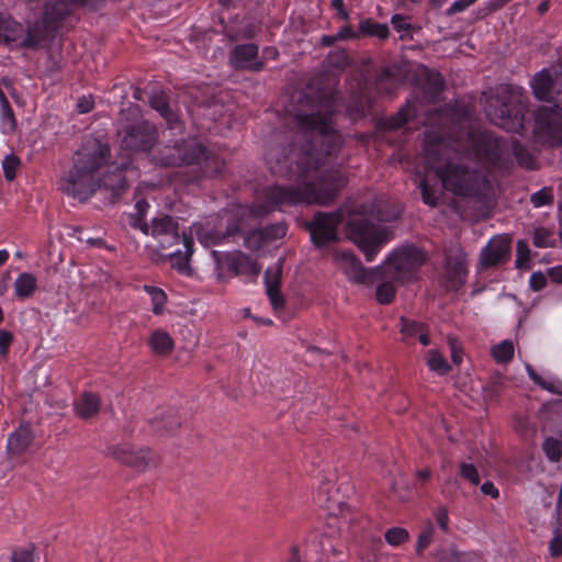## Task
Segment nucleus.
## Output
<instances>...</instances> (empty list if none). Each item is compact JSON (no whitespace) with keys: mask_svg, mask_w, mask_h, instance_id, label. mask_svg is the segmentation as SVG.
I'll use <instances>...</instances> for the list:
<instances>
[{"mask_svg":"<svg viewBox=\"0 0 562 562\" xmlns=\"http://www.w3.org/2000/svg\"><path fill=\"white\" fill-rule=\"evenodd\" d=\"M547 458L552 462H558L562 456V442L553 437H549L542 445Z\"/></svg>","mask_w":562,"mask_h":562,"instance_id":"38","label":"nucleus"},{"mask_svg":"<svg viewBox=\"0 0 562 562\" xmlns=\"http://www.w3.org/2000/svg\"><path fill=\"white\" fill-rule=\"evenodd\" d=\"M349 238L363 251L367 261H372L380 247L387 240V231L366 217H355L347 224Z\"/></svg>","mask_w":562,"mask_h":562,"instance_id":"8","label":"nucleus"},{"mask_svg":"<svg viewBox=\"0 0 562 562\" xmlns=\"http://www.w3.org/2000/svg\"><path fill=\"white\" fill-rule=\"evenodd\" d=\"M148 342L153 351L161 356L169 355L175 348L173 339L162 329L155 330Z\"/></svg>","mask_w":562,"mask_h":562,"instance_id":"26","label":"nucleus"},{"mask_svg":"<svg viewBox=\"0 0 562 562\" xmlns=\"http://www.w3.org/2000/svg\"><path fill=\"white\" fill-rule=\"evenodd\" d=\"M396 88V79L387 69H382L375 79V89L379 93H391Z\"/></svg>","mask_w":562,"mask_h":562,"instance_id":"31","label":"nucleus"},{"mask_svg":"<svg viewBox=\"0 0 562 562\" xmlns=\"http://www.w3.org/2000/svg\"><path fill=\"white\" fill-rule=\"evenodd\" d=\"M267 240H274L285 236L286 226L284 224H273L262 228Z\"/></svg>","mask_w":562,"mask_h":562,"instance_id":"52","label":"nucleus"},{"mask_svg":"<svg viewBox=\"0 0 562 562\" xmlns=\"http://www.w3.org/2000/svg\"><path fill=\"white\" fill-rule=\"evenodd\" d=\"M94 108V98L89 95H82L78 99L77 111L80 114L89 113Z\"/></svg>","mask_w":562,"mask_h":562,"instance_id":"55","label":"nucleus"},{"mask_svg":"<svg viewBox=\"0 0 562 562\" xmlns=\"http://www.w3.org/2000/svg\"><path fill=\"white\" fill-rule=\"evenodd\" d=\"M530 202L535 207L552 205L554 202L553 189L551 187H544L541 190L532 193L530 196Z\"/></svg>","mask_w":562,"mask_h":562,"instance_id":"35","label":"nucleus"},{"mask_svg":"<svg viewBox=\"0 0 562 562\" xmlns=\"http://www.w3.org/2000/svg\"><path fill=\"white\" fill-rule=\"evenodd\" d=\"M26 447V441L23 432H13L8 439V449L14 453H21Z\"/></svg>","mask_w":562,"mask_h":562,"instance_id":"48","label":"nucleus"},{"mask_svg":"<svg viewBox=\"0 0 562 562\" xmlns=\"http://www.w3.org/2000/svg\"><path fill=\"white\" fill-rule=\"evenodd\" d=\"M384 538L391 546H400L409 538L408 531L402 527H393L386 530Z\"/></svg>","mask_w":562,"mask_h":562,"instance_id":"41","label":"nucleus"},{"mask_svg":"<svg viewBox=\"0 0 562 562\" xmlns=\"http://www.w3.org/2000/svg\"><path fill=\"white\" fill-rule=\"evenodd\" d=\"M2 42L7 44L26 43L23 25L5 14H0V43Z\"/></svg>","mask_w":562,"mask_h":562,"instance_id":"22","label":"nucleus"},{"mask_svg":"<svg viewBox=\"0 0 562 562\" xmlns=\"http://www.w3.org/2000/svg\"><path fill=\"white\" fill-rule=\"evenodd\" d=\"M116 136L123 150L145 153L157 143L158 131L140 116L137 105L131 104L119 113Z\"/></svg>","mask_w":562,"mask_h":562,"instance_id":"6","label":"nucleus"},{"mask_svg":"<svg viewBox=\"0 0 562 562\" xmlns=\"http://www.w3.org/2000/svg\"><path fill=\"white\" fill-rule=\"evenodd\" d=\"M127 465L136 471L144 472L157 465V458L149 449L134 448Z\"/></svg>","mask_w":562,"mask_h":562,"instance_id":"25","label":"nucleus"},{"mask_svg":"<svg viewBox=\"0 0 562 562\" xmlns=\"http://www.w3.org/2000/svg\"><path fill=\"white\" fill-rule=\"evenodd\" d=\"M133 449L134 447L127 443L113 445L106 449V456L127 465L132 458Z\"/></svg>","mask_w":562,"mask_h":562,"instance_id":"33","label":"nucleus"},{"mask_svg":"<svg viewBox=\"0 0 562 562\" xmlns=\"http://www.w3.org/2000/svg\"><path fill=\"white\" fill-rule=\"evenodd\" d=\"M514 344L512 340H503L502 342L495 345L492 350V357L499 364H506L510 362L514 358Z\"/></svg>","mask_w":562,"mask_h":562,"instance_id":"29","label":"nucleus"},{"mask_svg":"<svg viewBox=\"0 0 562 562\" xmlns=\"http://www.w3.org/2000/svg\"><path fill=\"white\" fill-rule=\"evenodd\" d=\"M306 110L300 109L290 119L295 131L289 144H271L266 161L272 173L295 178L297 186H272L265 190L266 212L276 206L294 204L329 205L347 184L336 166L342 146L341 135L333 126L335 104L330 98L317 102L304 97Z\"/></svg>","mask_w":562,"mask_h":562,"instance_id":"1","label":"nucleus"},{"mask_svg":"<svg viewBox=\"0 0 562 562\" xmlns=\"http://www.w3.org/2000/svg\"><path fill=\"white\" fill-rule=\"evenodd\" d=\"M360 31L363 34L376 36L379 38H386L389 36V27L386 24H380L371 21H362L360 23Z\"/></svg>","mask_w":562,"mask_h":562,"instance_id":"36","label":"nucleus"},{"mask_svg":"<svg viewBox=\"0 0 562 562\" xmlns=\"http://www.w3.org/2000/svg\"><path fill=\"white\" fill-rule=\"evenodd\" d=\"M258 46L256 44L237 45L231 55V63L236 69L259 71L263 63L258 60Z\"/></svg>","mask_w":562,"mask_h":562,"instance_id":"17","label":"nucleus"},{"mask_svg":"<svg viewBox=\"0 0 562 562\" xmlns=\"http://www.w3.org/2000/svg\"><path fill=\"white\" fill-rule=\"evenodd\" d=\"M95 0H58L55 3L47 4L43 13V24L46 35L56 32L59 23L69 14V4L78 3L82 5H92Z\"/></svg>","mask_w":562,"mask_h":562,"instance_id":"15","label":"nucleus"},{"mask_svg":"<svg viewBox=\"0 0 562 562\" xmlns=\"http://www.w3.org/2000/svg\"><path fill=\"white\" fill-rule=\"evenodd\" d=\"M193 166H198L193 180L215 178L222 176L225 170V161L203 145L201 158L194 161Z\"/></svg>","mask_w":562,"mask_h":562,"instance_id":"18","label":"nucleus"},{"mask_svg":"<svg viewBox=\"0 0 562 562\" xmlns=\"http://www.w3.org/2000/svg\"><path fill=\"white\" fill-rule=\"evenodd\" d=\"M391 23L397 32L408 31L412 27L411 24L406 22V18L401 14L393 15Z\"/></svg>","mask_w":562,"mask_h":562,"instance_id":"61","label":"nucleus"},{"mask_svg":"<svg viewBox=\"0 0 562 562\" xmlns=\"http://www.w3.org/2000/svg\"><path fill=\"white\" fill-rule=\"evenodd\" d=\"M512 151L521 167L527 169L537 168V161L532 154L518 140H513Z\"/></svg>","mask_w":562,"mask_h":562,"instance_id":"30","label":"nucleus"},{"mask_svg":"<svg viewBox=\"0 0 562 562\" xmlns=\"http://www.w3.org/2000/svg\"><path fill=\"white\" fill-rule=\"evenodd\" d=\"M15 128V119L8 100L2 91H0V131L9 134Z\"/></svg>","mask_w":562,"mask_h":562,"instance_id":"28","label":"nucleus"},{"mask_svg":"<svg viewBox=\"0 0 562 562\" xmlns=\"http://www.w3.org/2000/svg\"><path fill=\"white\" fill-rule=\"evenodd\" d=\"M391 280L384 279L376 288L375 296L380 304H390L395 297L396 290Z\"/></svg>","mask_w":562,"mask_h":562,"instance_id":"34","label":"nucleus"},{"mask_svg":"<svg viewBox=\"0 0 562 562\" xmlns=\"http://www.w3.org/2000/svg\"><path fill=\"white\" fill-rule=\"evenodd\" d=\"M148 424L153 431L169 436L176 434L181 427V418L176 409L168 408L157 411L149 419Z\"/></svg>","mask_w":562,"mask_h":562,"instance_id":"19","label":"nucleus"},{"mask_svg":"<svg viewBox=\"0 0 562 562\" xmlns=\"http://www.w3.org/2000/svg\"><path fill=\"white\" fill-rule=\"evenodd\" d=\"M476 0H457L454 1L450 8L447 10V15H453L458 12H462L472 5Z\"/></svg>","mask_w":562,"mask_h":562,"instance_id":"57","label":"nucleus"},{"mask_svg":"<svg viewBox=\"0 0 562 562\" xmlns=\"http://www.w3.org/2000/svg\"><path fill=\"white\" fill-rule=\"evenodd\" d=\"M527 100L520 88L501 85L485 97L484 111L493 124L507 132L521 134L525 131Z\"/></svg>","mask_w":562,"mask_h":562,"instance_id":"4","label":"nucleus"},{"mask_svg":"<svg viewBox=\"0 0 562 562\" xmlns=\"http://www.w3.org/2000/svg\"><path fill=\"white\" fill-rule=\"evenodd\" d=\"M35 292V277L32 273H21L14 282V295L19 300H25Z\"/></svg>","mask_w":562,"mask_h":562,"instance_id":"27","label":"nucleus"},{"mask_svg":"<svg viewBox=\"0 0 562 562\" xmlns=\"http://www.w3.org/2000/svg\"><path fill=\"white\" fill-rule=\"evenodd\" d=\"M267 240L262 229H257L248 233L244 238V245L250 250L259 249L263 241Z\"/></svg>","mask_w":562,"mask_h":562,"instance_id":"44","label":"nucleus"},{"mask_svg":"<svg viewBox=\"0 0 562 562\" xmlns=\"http://www.w3.org/2000/svg\"><path fill=\"white\" fill-rule=\"evenodd\" d=\"M110 156L106 143L87 139L75 154L74 166L63 180V190L80 202L100 190L110 202H114L127 187L123 169L108 166Z\"/></svg>","mask_w":562,"mask_h":562,"instance_id":"3","label":"nucleus"},{"mask_svg":"<svg viewBox=\"0 0 562 562\" xmlns=\"http://www.w3.org/2000/svg\"><path fill=\"white\" fill-rule=\"evenodd\" d=\"M149 235L157 238L162 250H172L167 254L171 265L179 272L190 273V257L193 252V239L191 236L179 233V225L169 215L155 217L149 226Z\"/></svg>","mask_w":562,"mask_h":562,"instance_id":"5","label":"nucleus"},{"mask_svg":"<svg viewBox=\"0 0 562 562\" xmlns=\"http://www.w3.org/2000/svg\"><path fill=\"white\" fill-rule=\"evenodd\" d=\"M529 283L533 291H540L547 285V278L541 272H533L530 277Z\"/></svg>","mask_w":562,"mask_h":562,"instance_id":"59","label":"nucleus"},{"mask_svg":"<svg viewBox=\"0 0 562 562\" xmlns=\"http://www.w3.org/2000/svg\"><path fill=\"white\" fill-rule=\"evenodd\" d=\"M11 341H12V335L7 330L0 329V353L1 355L7 353L9 347L11 345Z\"/></svg>","mask_w":562,"mask_h":562,"instance_id":"62","label":"nucleus"},{"mask_svg":"<svg viewBox=\"0 0 562 562\" xmlns=\"http://www.w3.org/2000/svg\"><path fill=\"white\" fill-rule=\"evenodd\" d=\"M334 258L338 268L353 283L371 285L376 280H380V267L375 269L364 268L352 252L345 250L336 251Z\"/></svg>","mask_w":562,"mask_h":562,"instance_id":"12","label":"nucleus"},{"mask_svg":"<svg viewBox=\"0 0 562 562\" xmlns=\"http://www.w3.org/2000/svg\"><path fill=\"white\" fill-rule=\"evenodd\" d=\"M229 271L235 274H245L257 278L260 273V266L251 257L241 251H235L227 256Z\"/></svg>","mask_w":562,"mask_h":562,"instance_id":"21","label":"nucleus"},{"mask_svg":"<svg viewBox=\"0 0 562 562\" xmlns=\"http://www.w3.org/2000/svg\"><path fill=\"white\" fill-rule=\"evenodd\" d=\"M427 364L431 371L437 372L440 375H445L451 370L450 364L437 350L428 351Z\"/></svg>","mask_w":562,"mask_h":562,"instance_id":"32","label":"nucleus"},{"mask_svg":"<svg viewBox=\"0 0 562 562\" xmlns=\"http://www.w3.org/2000/svg\"><path fill=\"white\" fill-rule=\"evenodd\" d=\"M425 79L431 93L437 94L443 90V79L438 71L425 69Z\"/></svg>","mask_w":562,"mask_h":562,"instance_id":"43","label":"nucleus"},{"mask_svg":"<svg viewBox=\"0 0 562 562\" xmlns=\"http://www.w3.org/2000/svg\"><path fill=\"white\" fill-rule=\"evenodd\" d=\"M75 412L81 419L95 417L101 407V398L97 393L83 392L75 402Z\"/></svg>","mask_w":562,"mask_h":562,"instance_id":"23","label":"nucleus"},{"mask_svg":"<svg viewBox=\"0 0 562 562\" xmlns=\"http://www.w3.org/2000/svg\"><path fill=\"white\" fill-rule=\"evenodd\" d=\"M400 323H401L400 331L403 335V340H407L408 338L416 337L417 334L423 329V326H424L423 323H419L416 321H411L404 316L401 317Z\"/></svg>","mask_w":562,"mask_h":562,"instance_id":"40","label":"nucleus"},{"mask_svg":"<svg viewBox=\"0 0 562 562\" xmlns=\"http://www.w3.org/2000/svg\"><path fill=\"white\" fill-rule=\"evenodd\" d=\"M257 33V27L254 23H248L246 26L240 29L239 31L232 33L228 32L227 36L229 41L237 42L240 40H250L254 38Z\"/></svg>","mask_w":562,"mask_h":562,"instance_id":"46","label":"nucleus"},{"mask_svg":"<svg viewBox=\"0 0 562 562\" xmlns=\"http://www.w3.org/2000/svg\"><path fill=\"white\" fill-rule=\"evenodd\" d=\"M201 155L202 144L195 139H186L159 148L153 161L161 167L193 166Z\"/></svg>","mask_w":562,"mask_h":562,"instance_id":"9","label":"nucleus"},{"mask_svg":"<svg viewBox=\"0 0 562 562\" xmlns=\"http://www.w3.org/2000/svg\"><path fill=\"white\" fill-rule=\"evenodd\" d=\"M512 238L508 235L493 237L480 255L481 269H488L506 262L510 258Z\"/></svg>","mask_w":562,"mask_h":562,"instance_id":"14","label":"nucleus"},{"mask_svg":"<svg viewBox=\"0 0 562 562\" xmlns=\"http://www.w3.org/2000/svg\"><path fill=\"white\" fill-rule=\"evenodd\" d=\"M460 475L471 482L473 485H477L480 483L477 469L471 463L460 464Z\"/></svg>","mask_w":562,"mask_h":562,"instance_id":"51","label":"nucleus"},{"mask_svg":"<svg viewBox=\"0 0 562 562\" xmlns=\"http://www.w3.org/2000/svg\"><path fill=\"white\" fill-rule=\"evenodd\" d=\"M344 220L341 210L335 212H317L310 222L305 223V228L311 235L312 243L322 247L339 239L338 227Z\"/></svg>","mask_w":562,"mask_h":562,"instance_id":"11","label":"nucleus"},{"mask_svg":"<svg viewBox=\"0 0 562 562\" xmlns=\"http://www.w3.org/2000/svg\"><path fill=\"white\" fill-rule=\"evenodd\" d=\"M530 249L527 241L520 239L517 241V259L516 266L518 268L524 267V265L529 260Z\"/></svg>","mask_w":562,"mask_h":562,"instance_id":"53","label":"nucleus"},{"mask_svg":"<svg viewBox=\"0 0 562 562\" xmlns=\"http://www.w3.org/2000/svg\"><path fill=\"white\" fill-rule=\"evenodd\" d=\"M536 139L550 147L562 146V110L541 106L535 113Z\"/></svg>","mask_w":562,"mask_h":562,"instance_id":"10","label":"nucleus"},{"mask_svg":"<svg viewBox=\"0 0 562 562\" xmlns=\"http://www.w3.org/2000/svg\"><path fill=\"white\" fill-rule=\"evenodd\" d=\"M144 215H140V214H130L128 215V223L131 226L135 227V228H138L140 229L144 234L146 235H149V226L145 221H144Z\"/></svg>","mask_w":562,"mask_h":562,"instance_id":"54","label":"nucleus"},{"mask_svg":"<svg viewBox=\"0 0 562 562\" xmlns=\"http://www.w3.org/2000/svg\"><path fill=\"white\" fill-rule=\"evenodd\" d=\"M19 167V160L16 157L9 155L2 161L3 173L7 180L11 181L14 179L16 169Z\"/></svg>","mask_w":562,"mask_h":562,"instance_id":"50","label":"nucleus"},{"mask_svg":"<svg viewBox=\"0 0 562 562\" xmlns=\"http://www.w3.org/2000/svg\"><path fill=\"white\" fill-rule=\"evenodd\" d=\"M282 267L278 265L274 269L269 268L265 273L267 295L274 310H281L285 305L283 295L280 292Z\"/></svg>","mask_w":562,"mask_h":562,"instance_id":"20","label":"nucleus"},{"mask_svg":"<svg viewBox=\"0 0 562 562\" xmlns=\"http://www.w3.org/2000/svg\"><path fill=\"white\" fill-rule=\"evenodd\" d=\"M436 562H469L468 554L453 550H442L437 554Z\"/></svg>","mask_w":562,"mask_h":562,"instance_id":"47","label":"nucleus"},{"mask_svg":"<svg viewBox=\"0 0 562 562\" xmlns=\"http://www.w3.org/2000/svg\"><path fill=\"white\" fill-rule=\"evenodd\" d=\"M373 211H376V214L374 217L380 222H390L392 220H395L400 216V212L397 211L395 214L387 215L382 212V203L373 204L370 207V213H373Z\"/></svg>","mask_w":562,"mask_h":562,"instance_id":"58","label":"nucleus"},{"mask_svg":"<svg viewBox=\"0 0 562 562\" xmlns=\"http://www.w3.org/2000/svg\"><path fill=\"white\" fill-rule=\"evenodd\" d=\"M467 257L462 251L449 254L446 257V278L448 290L457 291L465 283Z\"/></svg>","mask_w":562,"mask_h":562,"instance_id":"16","label":"nucleus"},{"mask_svg":"<svg viewBox=\"0 0 562 562\" xmlns=\"http://www.w3.org/2000/svg\"><path fill=\"white\" fill-rule=\"evenodd\" d=\"M551 554L554 557H559L562 554V538L555 537L551 540L550 543Z\"/></svg>","mask_w":562,"mask_h":562,"instance_id":"64","label":"nucleus"},{"mask_svg":"<svg viewBox=\"0 0 562 562\" xmlns=\"http://www.w3.org/2000/svg\"><path fill=\"white\" fill-rule=\"evenodd\" d=\"M411 110L407 108V109H402L397 115L395 117H393L391 120V127L393 128H398L401 126H403L409 119L411 116Z\"/></svg>","mask_w":562,"mask_h":562,"instance_id":"60","label":"nucleus"},{"mask_svg":"<svg viewBox=\"0 0 562 562\" xmlns=\"http://www.w3.org/2000/svg\"><path fill=\"white\" fill-rule=\"evenodd\" d=\"M552 231L544 228V227H538L533 231V245L539 248H547L552 247L553 241L552 238Z\"/></svg>","mask_w":562,"mask_h":562,"instance_id":"42","label":"nucleus"},{"mask_svg":"<svg viewBox=\"0 0 562 562\" xmlns=\"http://www.w3.org/2000/svg\"><path fill=\"white\" fill-rule=\"evenodd\" d=\"M145 290L149 293L151 303H153V312L156 315H160L164 312L165 304L167 302L166 293L158 288L155 286H145Z\"/></svg>","mask_w":562,"mask_h":562,"instance_id":"37","label":"nucleus"},{"mask_svg":"<svg viewBox=\"0 0 562 562\" xmlns=\"http://www.w3.org/2000/svg\"><path fill=\"white\" fill-rule=\"evenodd\" d=\"M5 562H33V551L26 548L13 549Z\"/></svg>","mask_w":562,"mask_h":562,"instance_id":"49","label":"nucleus"},{"mask_svg":"<svg viewBox=\"0 0 562 562\" xmlns=\"http://www.w3.org/2000/svg\"><path fill=\"white\" fill-rule=\"evenodd\" d=\"M532 90L537 99L552 102L554 110H562V74L552 78L548 70H542L535 76Z\"/></svg>","mask_w":562,"mask_h":562,"instance_id":"13","label":"nucleus"},{"mask_svg":"<svg viewBox=\"0 0 562 562\" xmlns=\"http://www.w3.org/2000/svg\"><path fill=\"white\" fill-rule=\"evenodd\" d=\"M426 260V252L419 247L414 245L400 247L380 267V279H392L400 283L414 281Z\"/></svg>","mask_w":562,"mask_h":562,"instance_id":"7","label":"nucleus"},{"mask_svg":"<svg viewBox=\"0 0 562 562\" xmlns=\"http://www.w3.org/2000/svg\"><path fill=\"white\" fill-rule=\"evenodd\" d=\"M425 165L440 179L443 188L456 195L481 200L490 190V181L465 158L488 169L501 170L509 161L507 142L486 130H471L464 140L451 143L436 133L425 136Z\"/></svg>","mask_w":562,"mask_h":562,"instance_id":"2","label":"nucleus"},{"mask_svg":"<svg viewBox=\"0 0 562 562\" xmlns=\"http://www.w3.org/2000/svg\"><path fill=\"white\" fill-rule=\"evenodd\" d=\"M436 521L443 531L448 530L449 518H448V512L445 507H441L437 510Z\"/></svg>","mask_w":562,"mask_h":562,"instance_id":"63","label":"nucleus"},{"mask_svg":"<svg viewBox=\"0 0 562 562\" xmlns=\"http://www.w3.org/2000/svg\"><path fill=\"white\" fill-rule=\"evenodd\" d=\"M432 528H428L424 530L418 538L417 541V551L418 553L423 552L431 542L432 540Z\"/></svg>","mask_w":562,"mask_h":562,"instance_id":"56","label":"nucleus"},{"mask_svg":"<svg viewBox=\"0 0 562 562\" xmlns=\"http://www.w3.org/2000/svg\"><path fill=\"white\" fill-rule=\"evenodd\" d=\"M327 60L330 67L337 69H344L349 64L348 54L344 49L331 52L328 55Z\"/></svg>","mask_w":562,"mask_h":562,"instance_id":"45","label":"nucleus"},{"mask_svg":"<svg viewBox=\"0 0 562 562\" xmlns=\"http://www.w3.org/2000/svg\"><path fill=\"white\" fill-rule=\"evenodd\" d=\"M418 187L420 189L424 203L429 206H436L440 196L439 191L435 187L429 186L426 178L419 181Z\"/></svg>","mask_w":562,"mask_h":562,"instance_id":"39","label":"nucleus"},{"mask_svg":"<svg viewBox=\"0 0 562 562\" xmlns=\"http://www.w3.org/2000/svg\"><path fill=\"white\" fill-rule=\"evenodd\" d=\"M149 104L167 121L170 128L177 126L178 115L171 110L168 95L164 91L153 93L149 98Z\"/></svg>","mask_w":562,"mask_h":562,"instance_id":"24","label":"nucleus"}]
</instances>
